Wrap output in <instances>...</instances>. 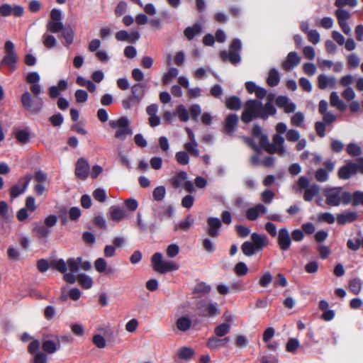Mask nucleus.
<instances>
[{
	"label": "nucleus",
	"instance_id": "obj_50",
	"mask_svg": "<svg viewBox=\"0 0 363 363\" xmlns=\"http://www.w3.org/2000/svg\"><path fill=\"white\" fill-rule=\"evenodd\" d=\"M184 148L186 150V152H189L192 156L199 157V151L197 148V143L195 140L185 143Z\"/></svg>",
	"mask_w": 363,
	"mask_h": 363
},
{
	"label": "nucleus",
	"instance_id": "obj_40",
	"mask_svg": "<svg viewBox=\"0 0 363 363\" xmlns=\"http://www.w3.org/2000/svg\"><path fill=\"white\" fill-rule=\"evenodd\" d=\"M61 35L65 39L67 47L73 43L74 33L70 27H64L61 31Z\"/></svg>",
	"mask_w": 363,
	"mask_h": 363
},
{
	"label": "nucleus",
	"instance_id": "obj_8",
	"mask_svg": "<svg viewBox=\"0 0 363 363\" xmlns=\"http://www.w3.org/2000/svg\"><path fill=\"white\" fill-rule=\"evenodd\" d=\"M6 55L2 58L1 65L7 67L11 72L16 69L18 55L14 50V44L11 40L6 41L4 44Z\"/></svg>",
	"mask_w": 363,
	"mask_h": 363
},
{
	"label": "nucleus",
	"instance_id": "obj_20",
	"mask_svg": "<svg viewBox=\"0 0 363 363\" xmlns=\"http://www.w3.org/2000/svg\"><path fill=\"white\" fill-rule=\"evenodd\" d=\"M218 337H219L217 336L209 337L206 342L207 347L212 350H218L220 347H225L230 340L229 337H225L222 339Z\"/></svg>",
	"mask_w": 363,
	"mask_h": 363
},
{
	"label": "nucleus",
	"instance_id": "obj_49",
	"mask_svg": "<svg viewBox=\"0 0 363 363\" xmlns=\"http://www.w3.org/2000/svg\"><path fill=\"white\" fill-rule=\"evenodd\" d=\"M176 114L178 115L179 120L182 122H186L189 119V113L185 108L184 106L179 105L176 109Z\"/></svg>",
	"mask_w": 363,
	"mask_h": 363
},
{
	"label": "nucleus",
	"instance_id": "obj_59",
	"mask_svg": "<svg viewBox=\"0 0 363 363\" xmlns=\"http://www.w3.org/2000/svg\"><path fill=\"white\" fill-rule=\"evenodd\" d=\"M298 347L299 341L296 338H290L286 345V350L289 352H295Z\"/></svg>",
	"mask_w": 363,
	"mask_h": 363
},
{
	"label": "nucleus",
	"instance_id": "obj_35",
	"mask_svg": "<svg viewBox=\"0 0 363 363\" xmlns=\"http://www.w3.org/2000/svg\"><path fill=\"white\" fill-rule=\"evenodd\" d=\"M176 325L179 330L185 332L191 328V321L189 318L182 316L177 320Z\"/></svg>",
	"mask_w": 363,
	"mask_h": 363
},
{
	"label": "nucleus",
	"instance_id": "obj_28",
	"mask_svg": "<svg viewBox=\"0 0 363 363\" xmlns=\"http://www.w3.org/2000/svg\"><path fill=\"white\" fill-rule=\"evenodd\" d=\"M225 104L228 109L232 111H238L242 107L241 100L238 96H230L227 97Z\"/></svg>",
	"mask_w": 363,
	"mask_h": 363
},
{
	"label": "nucleus",
	"instance_id": "obj_14",
	"mask_svg": "<svg viewBox=\"0 0 363 363\" xmlns=\"http://www.w3.org/2000/svg\"><path fill=\"white\" fill-rule=\"evenodd\" d=\"M325 169L320 168L315 173V178L319 182H325L328 179V172L334 170L335 164L331 160L324 162Z\"/></svg>",
	"mask_w": 363,
	"mask_h": 363
},
{
	"label": "nucleus",
	"instance_id": "obj_54",
	"mask_svg": "<svg viewBox=\"0 0 363 363\" xmlns=\"http://www.w3.org/2000/svg\"><path fill=\"white\" fill-rule=\"evenodd\" d=\"M16 138L19 143L26 144L30 140V133L26 130H19L16 133Z\"/></svg>",
	"mask_w": 363,
	"mask_h": 363
},
{
	"label": "nucleus",
	"instance_id": "obj_48",
	"mask_svg": "<svg viewBox=\"0 0 363 363\" xmlns=\"http://www.w3.org/2000/svg\"><path fill=\"white\" fill-rule=\"evenodd\" d=\"M175 159L177 163L181 165H186L189 162V156L186 151L177 152L175 155Z\"/></svg>",
	"mask_w": 363,
	"mask_h": 363
},
{
	"label": "nucleus",
	"instance_id": "obj_63",
	"mask_svg": "<svg viewBox=\"0 0 363 363\" xmlns=\"http://www.w3.org/2000/svg\"><path fill=\"white\" fill-rule=\"evenodd\" d=\"M359 62V57L355 54H350L347 57V67L349 69L357 68Z\"/></svg>",
	"mask_w": 363,
	"mask_h": 363
},
{
	"label": "nucleus",
	"instance_id": "obj_15",
	"mask_svg": "<svg viewBox=\"0 0 363 363\" xmlns=\"http://www.w3.org/2000/svg\"><path fill=\"white\" fill-rule=\"evenodd\" d=\"M207 224L208 226V235L213 238H217L220 234L219 230L222 226L221 220L218 218L209 217L207 219Z\"/></svg>",
	"mask_w": 363,
	"mask_h": 363
},
{
	"label": "nucleus",
	"instance_id": "obj_26",
	"mask_svg": "<svg viewBox=\"0 0 363 363\" xmlns=\"http://www.w3.org/2000/svg\"><path fill=\"white\" fill-rule=\"evenodd\" d=\"M252 134L255 138H259V145L262 148L264 149L269 144L267 135L262 133V128L259 125H254Z\"/></svg>",
	"mask_w": 363,
	"mask_h": 363
},
{
	"label": "nucleus",
	"instance_id": "obj_61",
	"mask_svg": "<svg viewBox=\"0 0 363 363\" xmlns=\"http://www.w3.org/2000/svg\"><path fill=\"white\" fill-rule=\"evenodd\" d=\"M335 16L337 18L338 23L346 22L350 18V13L344 9H337L335 11Z\"/></svg>",
	"mask_w": 363,
	"mask_h": 363
},
{
	"label": "nucleus",
	"instance_id": "obj_22",
	"mask_svg": "<svg viewBox=\"0 0 363 363\" xmlns=\"http://www.w3.org/2000/svg\"><path fill=\"white\" fill-rule=\"evenodd\" d=\"M336 80L333 77H328L323 74L318 77V86L320 89L324 90L327 88L333 89L335 87Z\"/></svg>",
	"mask_w": 363,
	"mask_h": 363
},
{
	"label": "nucleus",
	"instance_id": "obj_10",
	"mask_svg": "<svg viewBox=\"0 0 363 363\" xmlns=\"http://www.w3.org/2000/svg\"><path fill=\"white\" fill-rule=\"evenodd\" d=\"M32 179V176L30 174H27L23 177H21L17 184L13 185L10 189V197L11 200H13L15 198L18 197L21 194H22L28 187L30 180Z\"/></svg>",
	"mask_w": 363,
	"mask_h": 363
},
{
	"label": "nucleus",
	"instance_id": "obj_19",
	"mask_svg": "<svg viewBox=\"0 0 363 363\" xmlns=\"http://www.w3.org/2000/svg\"><path fill=\"white\" fill-rule=\"evenodd\" d=\"M251 240L258 252L262 251L263 248L267 247L269 244L267 236L257 233H253L251 235Z\"/></svg>",
	"mask_w": 363,
	"mask_h": 363
},
{
	"label": "nucleus",
	"instance_id": "obj_43",
	"mask_svg": "<svg viewBox=\"0 0 363 363\" xmlns=\"http://www.w3.org/2000/svg\"><path fill=\"white\" fill-rule=\"evenodd\" d=\"M241 250L242 253L247 257H250L256 252H259L250 241L244 242L241 245Z\"/></svg>",
	"mask_w": 363,
	"mask_h": 363
},
{
	"label": "nucleus",
	"instance_id": "obj_53",
	"mask_svg": "<svg viewBox=\"0 0 363 363\" xmlns=\"http://www.w3.org/2000/svg\"><path fill=\"white\" fill-rule=\"evenodd\" d=\"M179 71L175 67H171L168 72L165 73L162 77V83L164 84H168L172 79L176 77L178 75Z\"/></svg>",
	"mask_w": 363,
	"mask_h": 363
},
{
	"label": "nucleus",
	"instance_id": "obj_47",
	"mask_svg": "<svg viewBox=\"0 0 363 363\" xmlns=\"http://www.w3.org/2000/svg\"><path fill=\"white\" fill-rule=\"evenodd\" d=\"M194 354V350L191 347H183L178 352V357L179 359L189 360Z\"/></svg>",
	"mask_w": 363,
	"mask_h": 363
},
{
	"label": "nucleus",
	"instance_id": "obj_46",
	"mask_svg": "<svg viewBox=\"0 0 363 363\" xmlns=\"http://www.w3.org/2000/svg\"><path fill=\"white\" fill-rule=\"evenodd\" d=\"M81 261H82L81 257H78L77 258L70 257V258L67 259V265L68 266L71 272L75 273L78 271Z\"/></svg>",
	"mask_w": 363,
	"mask_h": 363
},
{
	"label": "nucleus",
	"instance_id": "obj_51",
	"mask_svg": "<svg viewBox=\"0 0 363 363\" xmlns=\"http://www.w3.org/2000/svg\"><path fill=\"white\" fill-rule=\"evenodd\" d=\"M166 195V189L164 186H159L156 187L152 192L154 200L161 201L164 199Z\"/></svg>",
	"mask_w": 363,
	"mask_h": 363
},
{
	"label": "nucleus",
	"instance_id": "obj_6",
	"mask_svg": "<svg viewBox=\"0 0 363 363\" xmlns=\"http://www.w3.org/2000/svg\"><path fill=\"white\" fill-rule=\"evenodd\" d=\"M242 49L241 41L238 38L232 40L229 51H221L220 57L223 62L229 61L232 65H237L241 61L240 52Z\"/></svg>",
	"mask_w": 363,
	"mask_h": 363
},
{
	"label": "nucleus",
	"instance_id": "obj_30",
	"mask_svg": "<svg viewBox=\"0 0 363 363\" xmlns=\"http://www.w3.org/2000/svg\"><path fill=\"white\" fill-rule=\"evenodd\" d=\"M194 223V218L189 214L184 220L180 221L178 224H175L174 230H182L183 231H188Z\"/></svg>",
	"mask_w": 363,
	"mask_h": 363
},
{
	"label": "nucleus",
	"instance_id": "obj_56",
	"mask_svg": "<svg viewBox=\"0 0 363 363\" xmlns=\"http://www.w3.org/2000/svg\"><path fill=\"white\" fill-rule=\"evenodd\" d=\"M248 267H247L246 264L242 262H238L235 266V273L238 276H244L247 274L248 272Z\"/></svg>",
	"mask_w": 363,
	"mask_h": 363
},
{
	"label": "nucleus",
	"instance_id": "obj_25",
	"mask_svg": "<svg viewBox=\"0 0 363 363\" xmlns=\"http://www.w3.org/2000/svg\"><path fill=\"white\" fill-rule=\"evenodd\" d=\"M238 116L235 113H230L225 119V132L232 134L238 123Z\"/></svg>",
	"mask_w": 363,
	"mask_h": 363
},
{
	"label": "nucleus",
	"instance_id": "obj_55",
	"mask_svg": "<svg viewBox=\"0 0 363 363\" xmlns=\"http://www.w3.org/2000/svg\"><path fill=\"white\" fill-rule=\"evenodd\" d=\"M94 267L95 269L99 273L105 272L107 268V262L105 259L99 257L95 260Z\"/></svg>",
	"mask_w": 363,
	"mask_h": 363
},
{
	"label": "nucleus",
	"instance_id": "obj_4",
	"mask_svg": "<svg viewBox=\"0 0 363 363\" xmlns=\"http://www.w3.org/2000/svg\"><path fill=\"white\" fill-rule=\"evenodd\" d=\"M108 124L112 129L116 130L114 138L116 139L124 141L128 135L133 134L130 122L125 116H121L118 119L111 120Z\"/></svg>",
	"mask_w": 363,
	"mask_h": 363
},
{
	"label": "nucleus",
	"instance_id": "obj_18",
	"mask_svg": "<svg viewBox=\"0 0 363 363\" xmlns=\"http://www.w3.org/2000/svg\"><path fill=\"white\" fill-rule=\"evenodd\" d=\"M357 174L356 163L348 162L345 165L341 167L337 172L338 177L340 179H348L351 175Z\"/></svg>",
	"mask_w": 363,
	"mask_h": 363
},
{
	"label": "nucleus",
	"instance_id": "obj_38",
	"mask_svg": "<svg viewBox=\"0 0 363 363\" xmlns=\"http://www.w3.org/2000/svg\"><path fill=\"white\" fill-rule=\"evenodd\" d=\"M37 236L40 238H47L51 234V230L44 225L37 223L33 229Z\"/></svg>",
	"mask_w": 363,
	"mask_h": 363
},
{
	"label": "nucleus",
	"instance_id": "obj_21",
	"mask_svg": "<svg viewBox=\"0 0 363 363\" xmlns=\"http://www.w3.org/2000/svg\"><path fill=\"white\" fill-rule=\"evenodd\" d=\"M267 212V208L262 204H257L254 207L249 208L246 211V218L249 220H255L258 218L259 214Z\"/></svg>",
	"mask_w": 363,
	"mask_h": 363
},
{
	"label": "nucleus",
	"instance_id": "obj_24",
	"mask_svg": "<svg viewBox=\"0 0 363 363\" xmlns=\"http://www.w3.org/2000/svg\"><path fill=\"white\" fill-rule=\"evenodd\" d=\"M61 347V344L58 337L57 340H45L42 343L43 350L48 354H53L59 350Z\"/></svg>",
	"mask_w": 363,
	"mask_h": 363
},
{
	"label": "nucleus",
	"instance_id": "obj_58",
	"mask_svg": "<svg viewBox=\"0 0 363 363\" xmlns=\"http://www.w3.org/2000/svg\"><path fill=\"white\" fill-rule=\"evenodd\" d=\"M202 246L204 250L208 253H213L216 251V245L208 238H206L202 240Z\"/></svg>",
	"mask_w": 363,
	"mask_h": 363
},
{
	"label": "nucleus",
	"instance_id": "obj_45",
	"mask_svg": "<svg viewBox=\"0 0 363 363\" xmlns=\"http://www.w3.org/2000/svg\"><path fill=\"white\" fill-rule=\"evenodd\" d=\"M67 262L62 259L52 260L50 262V267L57 269L62 274H65L67 271Z\"/></svg>",
	"mask_w": 363,
	"mask_h": 363
},
{
	"label": "nucleus",
	"instance_id": "obj_5",
	"mask_svg": "<svg viewBox=\"0 0 363 363\" xmlns=\"http://www.w3.org/2000/svg\"><path fill=\"white\" fill-rule=\"evenodd\" d=\"M198 315L202 318H213L220 313L218 303L201 299L196 303Z\"/></svg>",
	"mask_w": 363,
	"mask_h": 363
},
{
	"label": "nucleus",
	"instance_id": "obj_52",
	"mask_svg": "<svg viewBox=\"0 0 363 363\" xmlns=\"http://www.w3.org/2000/svg\"><path fill=\"white\" fill-rule=\"evenodd\" d=\"M349 289L354 294H358L362 289L361 281L357 278L350 280L349 282Z\"/></svg>",
	"mask_w": 363,
	"mask_h": 363
},
{
	"label": "nucleus",
	"instance_id": "obj_2",
	"mask_svg": "<svg viewBox=\"0 0 363 363\" xmlns=\"http://www.w3.org/2000/svg\"><path fill=\"white\" fill-rule=\"evenodd\" d=\"M31 92L33 94L35 98L33 99L28 91H25L21 96V104L25 109L32 113H39L43 106V101L39 95L41 94V86L38 84H31L30 86Z\"/></svg>",
	"mask_w": 363,
	"mask_h": 363
},
{
	"label": "nucleus",
	"instance_id": "obj_9",
	"mask_svg": "<svg viewBox=\"0 0 363 363\" xmlns=\"http://www.w3.org/2000/svg\"><path fill=\"white\" fill-rule=\"evenodd\" d=\"M62 11L58 9H52L50 11V20L46 24L47 31L51 33H57L61 32L65 26L62 22Z\"/></svg>",
	"mask_w": 363,
	"mask_h": 363
},
{
	"label": "nucleus",
	"instance_id": "obj_13",
	"mask_svg": "<svg viewBox=\"0 0 363 363\" xmlns=\"http://www.w3.org/2000/svg\"><path fill=\"white\" fill-rule=\"evenodd\" d=\"M277 243L282 251H286L290 248L291 238L286 228L279 229L277 235Z\"/></svg>",
	"mask_w": 363,
	"mask_h": 363
},
{
	"label": "nucleus",
	"instance_id": "obj_57",
	"mask_svg": "<svg viewBox=\"0 0 363 363\" xmlns=\"http://www.w3.org/2000/svg\"><path fill=\"white\" fill-rule=\"evenodd\" d=\"M347 152L351 156H359L362 153L361 147L355 143H350L347 147Z\"/></svg>",
	"mask_w": 363,
	"mask_h": 363
},
{
	"label": "nucleus",
	"instance_id": "obj_29",
	"mask_svg": "<svg viewBox=\"0 0 363 363\" xmlns=\"http://www.w3.org/2000/svg\"><path fill=\"white\" fill-rule=\"evenodd\" d=\"M201 31V26L198 23H195L192 26L186 28L184 30V35L189 40H191L196 35L200 34Z\"/></svg>",
	"mask_w": 363,
	"mask_h": 363
},
{
	"label": "nucleus",
	"instance_id": "obj_12",
	"mask_svg": "<svg viewBox=\"0 0 363 363\" xmlns=\"http://www.w3.org/2000/svg\"><path fill=\"white\" fill-rule=\"evenodd\" d=\"M89 164L86 159L83 157L78 159L74 171L75 175L78 179L82 180L86 179L89 176Z\"/></svg>",
	"mask_w": 363,
	"mask_h": 363
},
{
	"label": "nucleus",
	"instance_id": "obj_34",
	"mask_svg": "<svg viewBox=\"0 0 363 363\" xmlns=\"http://www.w3.org/2000/svg\"><path fill=\"white\" fill-rule=\"evenodd\" d=\"M110 213L111 219L117 222L122 220L125 216V210L116 206H112L110 208Z\"/></svg>",
	"mask_w": 363,
	"mask_h": 363
},
{
	"label": "nucleus",
	"instance_id": "obj_17",
	"mask_svg": "<svg viewBox=\"0 0 363 363\" xmlns=\"http://www.w3.org/2000/svg\"><path fill=\"white\" fill-rule=\"evenodd\" d=\"M301 62V58L296 52H290L285 61L281 64L282 68L285 71H290L296 67Z\"/></svg>",
	"mask_w": 363,
	"mask_h": 363
},
{
	"label": "nucleus",
	"instance_id": "obj_37",
	"mask_svg": "<svg viewBox=\"0 0 363 363\" xmlns=\"http://www.w3.org/2000/svg\"><path fill=\"white\" fill-rule=\"evenodd\" d=\"M320 188L318 185L313 184L306 189L303 194V199L306 201H311L319 193Z\"/></svg>",
	"mask_w": 363,
	"mask_h": 363
},
{
	"label": "nucleus",
	"instance_id": "obj_36",
	"mask_svg": "<svg viewBox=\"0 0 363 363\" xmlns=\"http://www.w3.org/2000/svg\"><path fill=\"white\" fill-rule=\"evenodd\" d=\"M43 45L48 49H52L57 45V40L52 34L45 33L42 36Z\"/></svg>",
	"mask_w": 363,
	"mask_h": 363
},
{
	"label": "nucleus",
	"instance_id": "obj_44",
	"mask_svg": "<svg viewBox=\"0 0 363 363\" xmlns=\"http://www.w3.org/2000/svg\"><path fill=\"white\" fill-rule=\"evenodd\" d=\"M350 200L354 206H363V191H355L352 194L350 193Z\"/></svg>",
	"mask_w": 363,
	"mask_h": 363
},
{
	"label": "nucleus",
	"instance_id": "obj_11",
	"mask_svg": "<svg viewBox=\"0 0 363 363\" xmlns=\"http://www.w3.org/2000/svg\"><path fill=\"white\" fill-rule=\"evenodd\" d=\"M24 13V8L21 5L12 6L5 3L0 6V15L3 17H8L13 15L15 17H21Z\"/></svg>",
	"mask_w": 363,
	"mask_h": 363
},
{
	"label": "nucleus",
	"instance_id": "obj_7",
	"mask_svg": "<svg viewBox=\"0 0 363 363\" xmlns=\"http://www.w3.org/2000/svg\"><path fill=\"white\" fill-rule=\"evenodd\" d=\"M163 256L160 252H155L151 257L153 269L160 274H165L178 269V265L170 261H163Z\"/></svg>",
	"mask_w": 363,
	"mask_h": 363
},
{
	"label": "nucleus",
	"instance_id": "obj_41",
	"mask_svg": "<svg viewBox=\"0 0 363 363\" xmlns=\"http://www.w3.org/2000/svg\"><path fill=\"white\" fill-rule=\"evenodd\" d=\"M77 280L79 284V285L82 286V288L84 289H89L92 286L93 284V280L92 279L85 274H80L77 276Z\"/></svg>",
	"mask_w": 363,
	"mask_h": 363
},
{
	"label": "nucleus",
	"instance_id": "obj_32",
	"mask_svg": "<svg viewBox=\"0 0 363 363\" xmlns=\"http://www.w3.org/2000/svg\"><path fill=\"white\" fill-rule=\"evenodd\" d=\"M211 291V287L210 285L207 284L204 281H200L197 283L194 289L193 294H199L201 296H205L208 294Z\"/></svg>",
	"mask_w": 363,
	"mask_h": 363
},
{
	"label": "nucleus",
	"instance_id": "obj_16",
	"mask_svg": "<svg viewBox=\"0 0 363 363\" xmlns=\"http://www.w3.org/2000/svg\"><path fill=\"white\" fill-rule=\"evenodd\" d=\"M154 216L159 220L162 221L164 219L170 218L173 215V208L172 206H158L153 208Z\"/></svg>",
	"mask_w": 363,
	"mask_h": 363
},
{
	"label": "nucleus",
	"instance_id": "obj_39",
	"mask_svg": "<svg viewBox=\"0 0 363 363\" xmlns=\"http://www.w3.org/2000/svg\"><path fill=\"white\" fill-rule=\"evenodd\" d=\"M231 326L230 324L223 323L214 328V333L216 336L222 337L228 334L230 331Z\"/></svg>",
	"mask_w": 363,
	"mask_h": 363
},
{
	"label": "nucleus",
	"instance_id": "obj_31",
	"mask_svg": "<svg viewBox=\"0 0 363 363\" xmlns=\"http://www.w3.org/2000/svg\"><path fill=\"white\" fill-rule=\"evenodd\" d=\"M330 100L331 106L336 107L339 111H344L346 109L345 103L340 99L337 92L333 91L330 94Z\"/></svg>",
	"mask_w": 363,
	"mask_h": 363
},
{
	"label": "nucleus",
	"instance_id": "obj_62",
	"mask_svg": "<svg viewBox=\"0 0 363 363\" xmlns=\"http://www.w3.org/2000/svg\"><path fill=\"white\" fill-rule=\"evenodd\" d=\"M93 343L99 348H104L106 345V342L104 337L99 334L94 335L92 337Z\"/></svg>",
	"mask_w": 363,
	"mask_h": 363
},
{
	"label": "nucleus",
	"instance_id": "obj_42",
	"mask_svg": "<svg viewBox=\"0 0 363 363\" xmlns=\"http://www.w3.org/2000/svg\"><path fill=\"white\" fill-rule=\"evenodd\" d=\"M280 81L279 72L275 69H272L269 71L268 77L267 79V83L269 86H277Z\"/></svg>",
	"mask_w": 363,
	"mask_h": 363
},
{
	"label": "nucleus",
	"instance_id": "obj_64",
	"mask_svg": "<svg viewBox=\"0 0 363 363\" xmlns=\"http://www.w3.org/2000/svg\"><path fill=\"white\" fill-rule=\"evenodd\" d=\"M235 230L238 235L242 238L247 237L250 233V228L242 225H237Z\"/></svg>",
	"mask_w": 363,
	"mask_h": 363
},
{
	"label": "nucleus",
	"instance_id": "obj_33",
	"mask_svg": "<svg viewBox=\"0 0 363 363\" xmlns=\"http://www.w3.org/2000/svg\"><path fill=\"white\" fill-rule=\"evenodd\" d=\"M187 179V173L184 171L178 172L171 180V184L174 189H178Z\"/></svg>",
	"mask_w": 363,
	"mask_h": 363
},
{
	"label": "nucleus",
	"instance_id": "obj_3",
	"mask_svg": "<svg viewBox=\"0 0 363 363\" xmlns=\"http://www.w3.org/2000/svg\"><path fill=\"white\" fill-rule=\"evenodd\" d=\"M325 203L330 206H338L341 203L350 204V192L343 191L341 187L333 188L325 191Z\"/></svg>",
	"mask_w": 363,
	"mask_h": 363
},
{
	"label": "nucleus",
	"instance_id": "obj_27",
	"mask_svg": "<svg viewBox=\"0 0 363 363\" xmlns=\"http://www.w3.org/2000/svg\"><path fill=\"white\" fill-rule=\"evenodd\" d=\"M357 219V213L354 211H346L337 214V222L339 225H343L347 223H352Z\"/></svg>",
	"mask_w": 363,
	"mask_h": 363
},
{
	"label": "nucleus",
	"instance_id": "obj_60",
	"mask_svg": "<svg viewBox=\"0 0 363 363\" xmlns=\"http://www.w3.org/2000/svg\"><path fill=\"white\" fill-rule=\"evenodd\" d=\"M76 101L79 104L85 103L88 99V93L84 89H77L74 94Z\"/></svg>",
	"mask_w": 363,
	"mask_h": 363
},
{
	"label": "nucleus",
	"instance_id": "obj_1",
	"mask_svg": "<svg viewBox=\"0 0 363 363\" xmlns=\"http://www.w3.org/2000/svg\"><path fill=\"white\" fill-rule=\"evenodd\" d=\"M277 109L272 102H267L265 104L257 99H250L244 104V109L242 112L240 119L244 123H249L255 118L266 120L269 116H274Z\"/></svg>",
	"mask_w": 363,
	"mask_h": 363
},
{
	"label": "nucleus",
	"instance_id": "obj_23",
	"mask_svg": "<svg viewBox=\"0 0 363 363\" xmlns=\"http://www.w3.org/2000/svg\"><path fill=\"white\" fill-rule=\"evenodd\" d=\"M146 85L142 83L135 84L131 87V99H135L137 103H140L145 96Z\"/></svg>",
	"mask_w": 363,
	"mask_h": 363
}]
</instances>
